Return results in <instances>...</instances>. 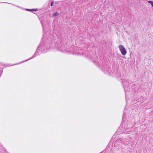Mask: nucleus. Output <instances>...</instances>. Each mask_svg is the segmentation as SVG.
<instances>
[{
    "label": "nucleus",
    "mask_w": 153,
    "mask_h": 153,
    "mask_svg": "<svg viewBox=\"0 0 153 153\" xmlns=\"http://www.w3.org/2000/svg\"><path fill=\"white\" fill-rule=\"evenodd\" d=\"M50 41V40H49V38L46 35V34L45 33L44 34L42 39V41L39 45L37 48V50L36 51L35 53L32 57L28 59L25 60L24 62H26L35 57L36 56V54L37 53L38 51L39 50V47H41V51L42 53H45L48 51V50H49L50 48H51V47L52 46V45H53V44H48V42Z\"/></svg>",
    "instance_id": "obj_1"
},
{
    "label": "nucleus",
    "mask_w": 153,
    "mask_h": 153,
    "mask_svg": "<svg viewBox=\"0 0 153 153\" xmlns=\"http://www.w3.org/2000/svg\"><path fill=\"white\" fill-rule=\"evenodd\" d=\"M66 49L65 48L64 46L63 45H61L58 48V49L60 52H62L63 53H68L70 54H77L78 55H83L85 56L89 57V55L88 54H86V53L83 52V50L79 48H78L77 49H76V51L74 50V49L71 48L70 47H68V48H66Z\"/></svg>",
    "instance_id": "obj_2"
},
{
    "label": "nucleus",
    "mask_w": 153,
    "mask_h": 153,
    "mask_svg": "<svg viewBox=\"0 0 153 153\" xmlns=\"http://www.w3.org/2000/svg\"><path fill=\"white\" fill-rule=\"evenodd\" d=\"M131 140L130 139H118L116 140L114 142L115 147H118V149H120V146H122V145L126 146L128 145L130 143Z\"/></svg>",
    "instance_id": "obj_3"
},
{
    "label": "nucleus",
    "mask_w": 153,
    "mask_h": 153,
    "mask_svg": "<svg viewBox=\"0 0 153 153\" xmlns=\"http://www.w3.org/2000/svg\"><path fill=\"white\" fill-rule=\"evenodd\" d=\"M121 125L119 128L118 129L117 131L118 132H120L121 133H127V132L128 131V128H132L133 126V125L132 124H128L127 125V126H125L124 128H123L122 126Z\"/></svg>",
    "instance_id": "obj_4"
},
{
    "label": "nucleus",
    "mask_w": 153,
    "mask_h": 153,
    "mask_svg": "<svg viewBox=\"0 0 153 153\" xmlns=\"http://www.w3.org/2000/svg\"><path fill=\"white\" fill-rule=\"evenodd\" d=\"M118 48L121 54L123 55H125L127 53V52L124 47L122 45H119Z\"/></svg>",
    "instance_id": "obj_5"
},
{
    "label": "nucleus",
    "mask_w": 153,
    "mask_h": 153,
    "mask_svg": "<svg viewBox=\"0 0 153 153\" xmlns=\"http://www.w3.org/2000/svg\"><path fill=\"white\" fill-rule=\"evenodd\" d=\"M122 83L123 86L124 87V89L125 91V92H126V87H128V81L126 80L122 81Z\"/></svg>",
    "instance_id": "obj_6"
},
{
    "label": "nucleus",
    "mask_w": 153,
    "mask_h": 153,
    "mask_svg": "<svg viewBox=\"0 0 153 153\" xmlns=\"http://www.w3.org/2000/svg\"><path fill=\"white\" fill-rule=\"evenodd\" d=\"M3 66V64L1 63H0V77L1 75L2 72V69L3 68L2 67V66Z\"/></svg>",
    "instance_id": "obj_7"
},
{
    "label": "nucleus",
    "mask_w": 153,
    "mask_h": 153,
    "mask_svg": "<svg viewBox=\"0 0 153 153\" xmlns=\"http://www.w3.org/2000/svg\"><path fill=\"white\" fill-rule=\"evenodd\" d=\"M26 10L27 11H36L37 10V9H26Z\"/></svg>",
    "instance_id": "obj_8"
},
{
    "label": "nucleus",
    "mask_w": 153,
    "mask_h": 153,
    "mask_svg": "<svg viewBox=\"0 0 153 153\" xmlns=\"http://www.w3.org/2000/svg\"><path fill=\"white\" fill-rule=\"evenodd\" d=\"M59 15V13L57 12H56L54 13H53V17Z\"/></svg>",
    "instance_id": "obj_9"
},
{
    "label": "nucleus",
    "mask_w": 153,
    "mask_h": 153,
    "mask_svg": "<svg viewBox=\"0 0 153 153\" xmlns=\"http://www.w3.org/2000/svg\"><path fill=\"white\" fill-rule=\"evenodd\" d=\"M148 2L150 4H151V5L153 7V1H148Z\"/></svg>",
    "instance_id": "obj_10"
},
{
    "label": "nucleus",
    "mask_w": 153,
    "mask_h": 153,
    "mask_svg": "<svg viewBox=\"0 0 153 153\" xmlns=\"http://www.w3.org/2000/svg\"><path fill=\"white\" fill-rule=\"evenodd\" d=\"M53 1L52 2L51 4V6H53Z\"/></svg>",
    "instance_id": "obj_11"
}]
</instances>
